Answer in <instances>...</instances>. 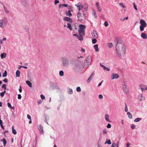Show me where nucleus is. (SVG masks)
Returning a JSON list of instances; mask_svg holds the SVG:
<instances>
[{
	"mask_svg": "<svg viewBox=\"0 0 147 147\" xmlns=\"http://www.w3.org/2000/svg\"><path fill=\"white\" fill-rule=\"evenodd\" d=\"M65 13L66 15L67 16L70 17L72 15V14L69 11H66Z\"/></svg>",
	"mask_w": 147,
	"mask_h": 147,
	"instance_id": "17",
	"label": "nucleus"
},
{
	"mask_svg": "<svg viewBox=\"0 0 147 147\" xmlns=\"http://www.w3.org/2000/svg\"><path fill=\"white\" fill-rule=\"evenodd\" d=\"M94 39H92V42L93 44H94L96 43V42H97V40L96 39V38H94Z\"/></svg>",
	"mask_w": 147,
	"mask_h": 147,
	"instance_id": "33",
	"label": "nucleus"
},
{
	"mask_svg": "<svg viewBox=\"0 0 147 147\" xmlns=\"http://www.w3.org/2000/svg\"><path fill=\"white\" fill-rule=\"evenodd\" d=\"M106 143H107L109 144H111V142L110 140H107L106 141L105 144H106Z\"/></svg>",
	"mask_w": 147,
	"mask_h": 147,
	"instance_id": "35",
	"label": "nucleus"
},
{
	"mask_svg": "<svg viewBox=\"0 0 147 147\" xmlns=\"http://www.w3.org/2000/svg\"><path fill=\"white\" fill-rule=\"evenodd\" d=\"M27 117L28 118V119H30V120H31V116H30V115H29L28 114L27 115Z\"/></svg>",
	"mask_w": 147,
	"mask_h": 147,
	"instance_id": "52",
	"label": "nucleus"
},
{
	"mask_svg": "<svg viewBox=\"0 0 147 147\" xmlns=\"http://www.w3.org/2000/svg\"><path fill=\"white\" fill-rule=\"evenodd\" d=\"M119 4L120 6L122 7L123 8L125 7V6L124 5V4L123 3H119Z\"/></svg>",
	"mask_w": 147,
	"mask_h": 147,
	"instance_id": "37",
	"label": "nucleus"
},
{
	"mask_svg": "<svg viewBox=\"0 0 147 147\" xmlns=\"http://www.w3.org/2000/svg\"><path fill=\"white\" fill-rule=\"evenodd\" d=\"M133 6H134V8L136 10H137L138 9H137V6H136V5L135 3L134 2L133 3Z\"/></svg>",
	"mask_w": 147,
	"mask_h": 147,
	"instance_id": "38",
	"label": "nucleus"
},
{
	"mask_svg": "<svg viewBox=\"0 0 147 147\" xmlns=\"http://www.w3.org/2000/svg\"><path fill=\"white\" fill-rule=\"evenodd\" d=\"M59 1L58 0H55V5H56L57 3H59Z\"/></svg>",
	"mask_w": 147,
	"mask_h": 147,
	"instance_id": "51",
	"label": "nucleus"
},
{
	"mask_svg": "<svg viewBox=\"0 0 147 147\" xmlns=\"http://www.w3.org/2000/svg\"><path fill=\"white\" fill-rule=\"evenodd\" d=\"M76 6L77 7V8L79 11L81 10L83 8V6L82 4L80 3L76 4Z\"/></svg>",
	"mask_w": 147,
	"mask_h": 147,
	"instance_id": "12",
	"label": "nucleus"
},
{
	"mask_svg": "<svg viewBox=\"0 0 147 147\" xmlns=\"http://www.w3.org/2000/svg\"><path fill=\"white\" fill-rule=\"evenodd\" d=\"M39 129L40 133L41 134H43V127L41 125H40L39 127Z\"/></svg>",
	"mask_w": 147,
	"mask_h": 147,
	"instance_id": "23",
	"label": "nucleus"
},
{
	"mask_svg": "<svg viewBox=\"0 0 147 147\" xmlns=\"http://www.w3.org/2000/svg\"><path fill=\"white\" fill-rule=\"evenodd\" d=\"M84 35H80L78 36H77V38L80 40H83V38L82 37V36H84Z\"/></svg>",
	"mask_w": 147,
	"mask_h": 147,
	"instance_id": "18",
	"label": "nucleus"
},
{
	"mask_svg": "<svg viewBox=\"0 0 147 147\" xmlns=\"http://www.w3.org/2000/svg\"><path fill=\"white\" fill-rule=\"evenodd\" d=\"M4 94L3 92H2L0 93V95L1 97H3L4 96Z\"/></svg>",
	"mask_w": 147,
	"mask_h": 147,
	"instance_id": "55",
	"label": "nucleus"
},
{
	"mask_svg": "<svg viewBox=\"0 0 147 147\" xmlns=\"http://www.w3.org/2000/svg\"><path fill=\"white\" fill-rule=\"evenodd\" d=\"M91 57L90 56H88L86 58V60L84 61V64L87 63V65L88 66L89 65L91 62Z\"/></svg>",
	"mask_w": 147,
	"mask_h": 147,
	"instance_id": "6",
	"label": "nucleus"
},
{
	"mask_svg": "<svg viewBox=\"0 0 147 147\" xmlns=\"http://www.w3.org/2000/svg\"><path fill=\"white\" fill-rule=\"evenodd\" d=\"M141 36L143 39H146L147 38V35L143 32L141 33Z\"/></svg>",
	"mask_w": 147,
	"mask_h": 147,
	"instance_id": "16",
	"label": "nucleus"
},
{
	"mask_svg": "<svg viewBox=\"0 0 147 147\" xmlns=\"http://www.w3.org/2000/svg\"><path fill=\"white\" fill-rule=\"evenodd\" d=\"M140 87L142 90V92L145 91L147 90V86L144 84H141L140 86Z\"/></svg>",
	"mask_w": 147,
	"mask_h": 147,
	"instance_id": "9",
	"label": "nucleus"
},
{
	"mask_svg": "<svg viewBox=\"0 0 147 147\" xmlns=\"http://www.w3.org/2000/svg\"><path fill=\"white\" fill-rule=\"evenodd\" d=\"M62 64L63 66H66L69 64V60L66 57L62 58Z\"/></svg>",
	"mask_w": 147,
	"mask_h": 147,
	"instance_id": "5",
	"label": "nucleus"
},
{
	"mask_svg": "<svg viewBox=\"0 0 147 147\" xmlns=\"http://www.w3.org/2000/svg\"><path fill=\"white\" fill-rule=\"evenodd\" d=\"M85 8L86 9H87L88 7V5L87 4L85 3Z\"/></svg>",
	"mask_w": 147,
	"mask_h": 147,
	"instance_id": "53",
	"label": "nucleus"
},
{
	"mask_svg": "<svg viewBox=\"0 0 147 147\" xmlns=\"http://www.w3.org/2000/svg\"><path fill=\"white\" fill-rule=\"evenodd\" d=\"M7 76V72L5 70L4 73L3 74V77H5Z\"/></svg>",
	"mask_w": 147,
	"mask_h": 147,
	"instance_id": "36",
	"label": "nucleus"
},
{
	"mask_svg": "<svg viewBox=\"0 0 147 147\" xmlns=\"http://www.w3.org/2000/svg\"><path fill=\"white\" fill-rule=\"evenodd\" d=\"M20 67H22L24 68H25V69H26L27 68V67H26V66H20Z\"/></svg>",
	"mask_w": 147,
	"mask_h": 147,
	"instance_id": "63",
	"label": "nucleus"
},
{
	"mask_svg": "<svg viewBox=\"0 0 147 147\" xmlns=\"http://www.w3.org/2000/svg\"><path fill=\"white\" fill-rule=\"evenodd\" d=\"M3 81L4 82L6 83V82H7V78H5L4 79V80H3Z\"/></svg>",
	"mask_w": 147,
	"mask_h": 147,
	"instance_id": "54",
	"label": "nucleus"
},
{
	"mask_svg": "<svg viewBox=\"0 0 147 147\" xmlns=\"http://www.w3.org/2000/svg\"><path fill=\"white\" fill-rule=\"evenodd\" d=\"M92 13L93 14V16L94 18H96L97 17V16L96 14V11H93L92 12Z\"/></svg>",
	"mask_w": 147,
	"mask_h": 147,
	"instance_id": "28",
	"label": "nucleus"
},
{
	"mask_svg": "<svg viewBox=\"0 0 147 147\" xmlns=\"http://www.w3.org/2000/svg\"><path fill=\"white\" fill-rule=\"evenodd\" d=\"M20 88L19 89V92H22V88H21V86H20Z\"/></svg>",
	"mask_w": 147,
	"mask_h": 147,
	"instance_id": "58",
	"label": "nucleus"
},
{
	"mask_svg": "<svg viewBox=\"0 0 147 147\" xmlns=\"http://www.w3.org/2000/svg\"><path fill=\"white\" fill-rule=\"evenodd\" d=\"M109 115L108 114H106L105 115V118L106 120L108 122H111V121L109 120Z\"/></svg>",
	"mask_w": 147,
	"mask_h": 147,
	"instance_id": "20",
	"label": "nucleus"
},
{
	"mask_svg": "<svg viewBox=\"0 0 147 147\" xmlns=\"http://www.w3.org/2000/svg\"><path fill=\"white\" fill-rule=\"evenodd\" d=\"M95 5L97 9L99 12H100L102 11V9L98 2H96L95 3Z\"/></svg>",
	"mask_w": 147,
	"mask_h": 147,
	"instance_id": "11",
	"label": "nucleus"
},
{
	"mask_svg": "<svg viewBox=\"0 0 147 147\" xmlns=\"http://www.w3.org/2000/svg\"><path fill=\"white\" fill-rule=\"evenodd\" d=\"M126 146H127V147H128L129 146V143H127V144H126Z\"/></svg>",
	"mask_w": 147,
	"mask_h": 147,
	"instance_id": "64",
	"label": "nucleus"
},
{
	"mask_svg": "<svg viewBox=\"0 0 147 147\" xmlns=\"http://www.w3.org/2000/svg\"><path fill=\"white\" fill-rule=\"evenodd\" d=\"M99 98L100 99H102L103 98V96L102 95L100 94L99 96Z\"/></svg>",
	"mask_w": 147,
	"mask_h": 147,
	"instance_id": "57",
	"label": "nucleus"
},
{
	"mask_svg": "<svg viewBox=\"0 0 147 147\" xmlns=\"http://www.w3.org/2000/svg\"><path fill=\"white\" fill-rule=\"evenodd\" d=\"M102 133L103 135H104L107 133V131L106 129H104L103 130Z\"/></svg>",
	"mask_w": 147,
	"mask_h": 147,
	"instance_id": "44",
	"label": "nucleus"
},
{
	"mask_svg": "<svg viewBox=\"0 0 147 147\" xmlns=\"http://www.w3.org/2000/svg\"><path fill=\"white\" fill-rule=\"evenodd\" d=\"M104 25L106 27L107 26L109 25V24L107 21H105V22Z\"/></svg>",
	"mask_w": 147,
	"mask_h": 147,
	"instance_id": "43",
	"label": "nucleus"
},
{
	"mask_svg": "<svg viewBox=\"0 0 147 147\" xmlns=\"http://www.w3.org/2000/svg\"><path fill=\"white\" fill-rule=\"evenodd\" d=\"M76 90L78 92H80L81 91V89L80 87H78L76 88Z\"/></svg>",
	"mask_w": 147,
	"mask_h": 147,
	"instance_id": "41",
	"label": "nucleus"
},
{
	"mask_svg": "<svg viewBox=\"0 0 147 147\" xmlns=\"http://www.w3.org/2000/svg\"><path fill=\"white\" fill-rule=\"evenodd\" d=\"M7 104L8 106L9 107L11 108V105L9 103H8Z\"/></svg>",
	"mask_w": 147,
	"mask_h": 147,
	"instance_id": "56",
	"label": "nucleus"
},
{
	"mask_svg": "<svg viewBox=\"0 0 147 147\" xmlns=\"http://www.w3.org/2000/svg\"><path fill=\"white\" fill-rule=\"evenodd\" d=\"M20 72L19 70H17L16 72V77H19L20 75Z\"/></svg>",
	"mask_w": 147,
	"mask_h": 147,
	"instance_id": "22",
	"label": "nucleus"
},
{
	"mask_svg": "<svg viewBox=\"0 0 147 147\" xmlns=\"http://www.w3.org/2000/svg\"><path fill=\"white\" fill-rule=\"evenodd\" d=\"M111 127V125L110 123H108L107 126V128H110Z\"/></svg>",
	"mask_w": 147,
	"mask_h": 147,
	"instance_id": "49",
	"label": "nucleus"
},
{
	"mask_svg": "<svg viewBox=\"0 0 147 147\" xmlns=\"http://www.w3.org/2000/svg\"><path fill=\"white\" fill-rule=\"evenodd\" d=\"M6 54L5 53H3L1 55V58L2 59L6 57Z\"/></svg>",
	"mask_w": 147,
	"mask_h": 147,
	"instance_id": "19",
	"label": "nucleus"
},
{
	"mask_svg": "<svg viewBox=\"0 0 147 147\" xmlns=\"http://www.w3.org/2000/svg\"><path fill=\"white\" fill-rule=\"evenodd\" d=\"M67 28H69L70 30H71L72 29V27L71 26V24L69 23H67Z\"/></svg>",
	"mask_w": 147,
	"mask_h": 147,
	"instance_id": "27",
	"label": "nucleus"
},
{
	"mask_svg": "<svg viewBox=\"0 0 147 147\" xmlns=\"http://www.w3.org/2000/svg\"><path fill=\"white\" fill-rule=\"evenodd\" d=\"M94 48L95 50V51L96 52H98V45H94Z\"/></svg>",
	"mask_w": 147,
	"mask_h": 147,
	"instance_id": "21",
	"label": "nucleus"
},
{
	"mask_svg": "<svg viewBox=\"0 0 147 147\" xmlns=\"http://www.w3.org/2000/svg\"><path fill=\"white\" fill-rule=\"evenodd\" d=\"M94 72H93L91 75L90 76V77L88 78V80H87V82H89L90 81L92 80L93 77L94 76Z\"/></svg>",
	"mask_w": 147,
	"mask_h": 147,
	"instance_id": "15",
	"label": "nucleus"
},
{
	"mask_svg": "<svg viewBox=\"0 0 147 147\" xmlns=\"http://www.w3.org/2000/svg\"><path fill=\"white\" fill-rule=\"evenodd\" d=\"M112 80L117 79L119 77L118 75L117 74H113L111 76Z\"/></svg>",
	"mask_w": 147,
	"mask_h": 147,
	"instance_id": "13",
	"label": "nucleus"
},
{
	"mask_svg": "<svg viewBox=\"0 0 147 147\" xmlns=\"http://www.w3.org/2000/svg\"><path fill=\"white\" fill-rule=\"evenodd\" d=\"M26 83L29 86L31 87L32 86V83L29 81L27 80L26 81Z\"/></svg>",
	"mask_w": 147,
	"mask_h": 147,
	"instance_id": "24",
	"label": "nucleus"
},
{
	"mask_svg": "<svg viewBox=\"0 0 147 147\" xmlns=\"http://www.w3.org/2000/svg\"><path fill=\"white\" fill-rule=\"evenodd\" d=\"M63 20L65 21H67L69 22H71L72 20L69 17H65L64 18Z\"/></svg>",
	"mask_w": 147,
	"mask_h": 147,
	"instance_id": "14",
	"label": "nucleus"
},
{
	"mask_svg": "<svg viewBox=\"0 0 147 147\" xmlns=\"http://www.w3.org/2000/svg\"><path fill=\"white\" fill-rule=\"evenodd\" d=\"M18 99H20L21 98V96L20 94H18Z\"/></svg>",
	"mask_w": 147,
	"mask_h": 147,
	"instance_id": "48",
	"label": "nucleus"
},
{
	"mask_svg": "<svg viewBox=\"0 0 147 147\" xmlns=\"http://www.w3.org/2000/svg\"><path fill=\"white\" fill-rule=\"evenodd\" d=\"M145 99V96L142 94H140L138 96V100L139 101H142Z\"/></svg>",
	"mask_w": 147,
	"mask_h": 147,
	"instance_id": "8",
	"label": "nucleus"
},
{
	"mask_svg": "<svg viewBox=\"0 0 147 147\" xmlns=\"http://www.w3.org/2000/svg\"><path fill=\"white\" fill-rule=\"evenodd\" d=\"M111 146L112 147H119L118 144H117L114 143L112 144Z\"/></svg>",
	"mask_w": 147,
	"mask_h": 147,
	"instance_id": "30",
	"label": "nucleus"
},
{
	"mask_svg": "<svg viewBox=\"0 0 147 147\" xmlns=\"http://www.w3.org/2000/svg\"><path fill=\"white\" fill-rule=\"evenodd\" d=\"M79 34L82 35H84L85 32L84 30L86 28L85 26L81 24L79 25Z\"/></svg>",
	"mask_w": 147,
	"mask_h": 147,
	"instance_id": "3",
	"label": "nucleus"
},
{
	"mask_svg": "<svg viewBox=\"0 0 147 147\" xmlns=\"http://www.w3.org/2000/svg\"><path fill=\"white\" fill-rule=\"evenodd\" d=\"M40 97L42 99H43L45 98V96L44 95L41 94L40 95Z\"/></svg>",
	"mask_w": 147,
	"mask_h": 147,
	"instance_id": "50",
	"label": "nucleus"
},
{
	"mask_svg": "<svg viewBox=\"0 0 147 147\" xmlns=\"http://www.w3.org/2000/svg\"><path fill=\"white\" fill-rule=\"evenodd\" d=\"M128 19V17H125L124 19L122 20L123 21H124L125 20H127Z\"/></svg>",
	"mask_w": 147,
	"mask_h": 147,
	"instance_id": "61",
	"label": "nucleus"
},
{
	"mask_svg": "<svg viewBox=\"0 0 147 147\" xmlns=\"http://www.w3.org/2000/svg\"><path fill=\"white\" fill-rule=\"evenodd\" d=\"M12 132L13 134H17V132L16 130L14 129V126H13L12 127Z\"/></svg>",
	"mask_w": 147,
	"mask_h": 147,
	"instance_id": "25",
	"label": "nucleus"
},
{
	"mask_svg": "<svg viewBox=\"0 0 147 147\" xmlns=\"http://www.w3.org/2000/svg\"><path fill=\"white\" fill-rule=\"evenodd\" d=\"M116 47L117 53L119 57H121L122 55L125 54L126 47L123 43L118 42L116 45Z\"/></svg>",
	"mask_w": 147,
	"mask_h": 147,
	"instance_id": "1",
	"label": "nucleus"
},
{
	"mask_svg": "<svg viewBox=\"0 0 147 147\" xmlns=\"http://www.w3.org/2000/svg\"><path fill=\"white\" fill-rule=\"evenodd\" d=\"M93 38H97L98 36V32L94 30L92 33Z\"/></svg>",
	"mask_w": 147,
	"mask_h": 147,
	"instance_id": "10",
	"label": "nucleus"
},
{
	"mask_svg": "<svg viewBox=\"0 0 147 147\" xmlns=\"http://www.w3.org/2000/svg\"><path fill=\"white\" fill-rule=\"evenodd\" d=\"M141 120V119L140 118H136L134 120V121L135 122H138Z\"/></svg>",
	"mask_w": 147,
	"mask_h": 147,
	"instance_id": "31",
	"label": "nucleus"
},
{
	"mask_svg": "<svg viewBox=\"0 0 147 147\" xmlns=\"http://www.w3.org/2000/svg\"><path fill=\"white\" fill-rule=\"evenodd\" d=\"M1 87L2 88H4L5 90L6 89V85L5 84H3L2 86Z\"/></svg>",
	"mask_w": 147,
	"mask_h": 147,
	"instance_id": "46",
	"label": "nucleus"
},
{
	"mask_svg": "<svg viewBox=\"0 0 147 147\" xmlns=\"http://www.w3.org/2000/svg\"><path fill=\"white\" fill-rule=\"evenodd\" d=\"M3 23L2 22L0 23V27H2L3 26Z\"/></svg>",
	"mask_w": 147,
	"mask_h": 147,
	"instance_id": "60",
	"label": "nucleus"
},
{
	"mask_svg": "<svg viewBox=\"0 0 147 147\" xmlns=\"http://www.w3.org/2000/svg\"><path fill=\"white\" fill-rule=\"evenodd\" d=\"M123 88L124 92L127 94H128L129 92L128 86L126 85H124L123 86Z\"/></svg>",
	"mask_w": 147,
	"mask_h": 147,
	"instance_id": "7",
	"label": "nucleus"
},
{
	"mask_svg": "<svg viewBox=\"0 0 147 147\" xmlns=\"http://www.w3.org/2000/svg\"><path fill=\"white\" fill-rule=\"evenodd\" d=\"M108 47H109L111 48L113 47V44L111 43H110L108 44Z\"/></svg>",
	"mask_w": 147,
	"mask_h": 147,
	"instance_id": "42",
	"label": "nucleus"
},
{
	"mask_svg": "<svg viewBox=\"0 0 147 147\" xmlns=\"http://www.w3.org/2000/svg\"><path fill=\"white\" fill-rule=\"evenodd\" d=\"M103 69L106 70V71H109L110 70V69L106 67H105Z\"/></svg>",
	"mask_w": 147,
	"mask_h": 147,
	"instance_id": "45",
	"label": "nucleus"
},
{
	"mask_svg": "<svg viewBox=\"0 0 147 147\" xmlns=\"http://www.w3.org/2000/svg\"><path fill=\"white\" fill-rule=\"evenodd\" d=\"M59 75L61 76H63L64 75V72L63 71H60L59 72Z\"/></svg>",
	"mask_w": 147,
	"mask_h": 147,
	"instance_id": "32",
	"label": "nucleus"
},
{
	"mask_svg": "<svg viewBox=\"0 0 147 147\" xmlns=\"http://www.w3.org/2000/svg\"><path fill=\"white\" fill-rule=\"evenodd\" d=\"M135 125L134 124H132L131 126V128L132 129H134L135 127Z\"/></svg>",
	"mask_w": 147,
	"mask_h": 147,
	"instance_id": "47",
	"label": "nucleus"
},
{
	"mask_svg": "<svg viewBox=\"0 0 147 147\" xmlns=\"http://www.w3.org/2000/svg\"><path fill=\"white\" fill-rule=\"evenodd\" d=\"M2 141H3V142L4 146H5L6 144V143H7V142H6V141L5 139V138H4L3 139V140H2Z\"/></svg>",
	"mask_w": 147,
	"mask_h": 147,
	"instance_id": "29",
	"label": "nucleus"
},
{
	"mask_svg": "<svg viewBox=\"0 0 147 147\" xmlns=\"http://www.w3.org/2000/svg\"><path fill=\"white\" fill-rule=\"evenodd\" d=\"M125 112H127L128 111L127 106L126 103H125Z\"/></svg>",
	"mask_w": 147,
	"mask_h": 147,
	"instance_id": "40",
	"label": "nucleus"
},
{
	"mask_svg": "<svg viewBox=\"0 0 147 147\" xmlns=\"http://www.w3.org/2000/svg\"><path fill=\"white\" fill-rule=\"evenodd\" d=\"M127 114L128 115V117L130 119H132V115L129 112H127Z\"/></svg>",
	"mask_w": 147,
	"mask_h": 147,
	"instance_id": "26",
	"label": "nucleus"
},
{
	"mask_svg": "<svg viewBox=\"0 0 147 147\" xmlns=\"http://www.w3.org/2000/svg\"><path fill=\"white\" fill-rule=\"evenodd\" d=\"M140 30L141 31H143L144 30V27H146L147 25L146 23L144 20L141 19L140 21Z\"/></svg>",
	"mask_w": 147,
	"mask_h": 147,
	"instance_id": "2",
	"label": "nucleus"
},
{
	"mask_svg": "<svg viewBox=\"0 0 147 147\" xmlns=\"http://www.w3.org/2000/svg\"><path fill=\"white\" fill-rule=\"evenodd\" d=\"M77 17L78 19V20L82 22H83V21L85 18L84 14L82 13H81L79 12L78 13Z\"/></svg>",
	"mask_w": 147,
	"mask_h": 147,
	"instance_id": "4",
	"label": "nucleus"
},
{
	"mask_svg": "<svg viewBox=\"0 0 147 147\" xmlns=\"http://www.w3.org/2000/svg\"><path fill=\"white\" fill-rule=\"evenodd\" d=\"M81 51L82 52H84L85 51V50L84 48H82L81 49Z\"/></svg>",
	"mask_w": 147,
	"mask_h": 147,
	"instance_id": "59",
	"label": "nucleus"
},
{
	"mask_svg": "<svg viewBox=\"0 0 147 147\" xmlns=\"http://www.w3.org/2000/svg\"><path fill=\"white\" fill-rule=\"evenodd\" d=\"M73 91L72 90L70 89L69 88L68 90V93L69 94H71L72 93Z\"/></svg>",
	"mask_w": 147,
	"mask_h": 147,
	"instance_id": "39",
	"label": "nucleus"
},
{
	"mask_svg": "<svg viewBox=\"0 0 147 147\" xmlns=\"http://www.w3.org/2000/svg\"><path fill=\"white\" fill-rule=\"evenodd\" d=\"M67 6H68V5L67 4H62L61 5H59V7H61V6H64L65 7H67Z\"/></svg>",
	"mask_w": 147,
	"mask_h": 147,
	"instance_id": "34",
	"label": "nucleus"
},
{
	"mask_svg": "<svg viewBox=\"0 0 147 147\" xmlns=\"http://www.w3.org/2000/svg\"><path fill=\"white\" fill-rule=\"evenodd\" d=\"M103 81H101L98 85V87H99L101 85V84H102V82H103Z\"/></svg>",
	"mask_w": 147,
	"mask_h": 147,
	"instance_id": "62",
	"label": "nucleus"
}]
</instances>
